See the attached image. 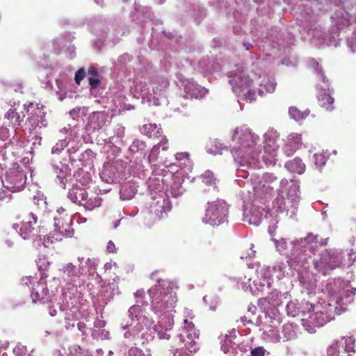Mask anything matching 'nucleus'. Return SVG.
<instances>
[{"label": "nucleus", "mask_w": 356, "mask_h": 356, "mask_svg": "<svg viewBox=\"0 0 356 356\" xmlns=\"http://www.w3.org/2000/svg\"><path fill=\"white\" fill-rule=\"evenodd\" d=\"M280 134L273 130H269L264 134V154L263 159L267 165H274L277 156L280 145L277 141Z\"/></svg>", "instance_id": "nucleus-5"}, {"label": "nucleus", "mask_w": 356, "mask_h": 356, "mask_svg": "<svg viewBox=\"0 0 356 356\" xmlns=\"http://www.w3.org/2000/svg\"><path fill=\"white\" fill-rule=\"evenodd\" d=\"M151 278L153 280H155L158 282L156 284H159V280H163V279H161L160 277H159L158 272H154V273H152Z\"/></svg>", "instance_id": "nucleus-45"}, {"label": "nucleus", "mask_w": 356, "mask_h": 356, "mask_svg": "<svg viewBox=\"0 0 356 356\" xmlns=\"http://www.w3.org/2000/svg\"><path fill=\"white\" fill-rule=\"evenodd\" d=\"M313 161L317 168H321L325 164V157L321 153H315L313 155Z\"/></svg>", "instance_id": "nucleus-28"}, {"label": "nucleus", "mask_w": 356, "mask_h": 356, "mask_svg": "<svg viewBox=\"0 0 356 356\" xmlns=\"http://www.w3.org/2000/svg\"><path fill=\"white\" fill-rule=\"evenodd\" d=\"M228 209L226 203L216 201L209 203L203 221L211 226H218L227 221Z\"/></svg>", "instance_id": "nucleus-4"}, {"label": "nucleus", "mask_w": 356, "mask_h": 356, "mask_svg": "<svg viewBox=\"0 0 356 356\" xmlns=\"http://www.w3.org/2000/svg\"><path fill=\"white\" fill-rule=\"evenodd\" d=\"M57 211H58V216L60 213V215L63 216L66 213H65V210L63 208H62V207L58 209Z\"/></svg>", "instance_id": "nucleus-48"}, {"label": "nucleus", "mask_w": 356, "mask_h": 356, "mask_svg": "<svg viewBox=\"0 0 356 356\" xmlns=\"http://www.w3.org/2000/svg\"><path fill=\"white\" fill-rule=\"evenodd\" d=\"M323 314L312 313L309 316V321L312 323L314 326L321 327L324 325L325 321L323 318H321Z\"/></svg>", "instance_id": "nucleus-25"}, {"label": "nucleus", "mask_w": 356, "mask_h": 356, "mask_svg": "<svg viewBox=\"0 0 356 356\" xmlns=\"http://www.w3.org/2000/svg\"><path fill=\"white\" fill-rule=\"evenodd\" d=\"M230 78L229 83L237 96L242 97L250 102L255 99L256 90L252 87L253 81L249 75L241 72Z\"/></svg>", "instance_id": "nucleus-3"}, {"label": "nucleus", "mask_w": 356, "mask_h": 356, "mask_svg": "<svg viewBox=\"0 0 356 356\" xmlns=\"http://www.w3.org/2000/svg\"><path fill=\"white\" fill-rule=\"evenodd\" d=\"M174 356H190L189 354L183 352L182 350H178V348H175V351L174 353Z\"/></svg>", "instance_id": "nucleus-44"}, {"label": "nucleus", "mask_w": 356, "mask_h": 356, "mask_svg": "<svg viewBox=\"0 0 356 356\" xmlns=\"http://www.w3.org/2000/svg\"><path fill=\"white\" fill-rule=\"evenodd\" d=\"M73 349V356H81L83 354V349L78 345L74 344V346L72 347Z\"/></svg>", "instance_id": "nucleus-38"}, {"label": "nucleus", "mask_w": 356, "mask_h": 356, "mask_svg": "<svg viewBox=\"0 0 356 356\" xmlns=\"http://www.w3.org/2000/svg\"><path fill=\"white\" fill-rule=\"evenodd\" d=\"M259 137L247 128L237 127L234 131L231 145L232 151L235 153H241L244 155L252 156L253 158L258 155L261 151L256 149Z\"/></svg>", "instance_id": "nucleus-1"}, {"label": "nucleus", "mask_w": 356, "mask_h": 356, "mask_svg": "<svg viewBox=\"0 0 356 356\" xmlns=\"http://www.w3.org/2000/svg\"><path fill=\"white\" fill-rule=\"evenodd\" d=\"M107 250L109 252H114L115 250V244L111 241H110L107 245Z\"/></svg>", "instance_id": "nucleus-43"}, {"label": "nucleus", "mask_w": 356, "mask_h": 356, "mask_svg": "<svg viewBox=\"0 0 356 356\" xmlns=\"http://www.w3.org/2000/svg\"><path fill=\"white\" fill-rule=\"evenodd\" d=\"M328 92L321 91L318 95V104L325 108L326 110L332 111L334 109V98L331 96V92L329 88H327Z\"/></svg>", "instance_id": "nucleus-19"}, {"label": "nucleus", "mask_w": 356, "mask_h": 356, "mask_svg": "<svg viewBox=\"0 0 356 356\" xmlns=\"http://www.w3.org/2000/svg\"><path fill=\"white\" fill-rule=\"evenodd\" d=\"M302 145L301 135L291 133L288 135L283 147V151L287 156H292Z\"/></svg>", "instance_id": "nucleus-14"}, {"label": "nucleus", "mask_w": 356, "mask_h": 356, "mask_svg": "<svg viewBox=\"0 0 356 356\" xmlns=\"http://www.w3.org/2000/svg\"><path fill=\"white\" fill-rule=\"evenodd\" d=\"M150 353L147 354L143 353L142 350L137 347H131L128 352L127 356H149Z\"/></svg>", "instance_id": "nucleus-30"}, {"label": "nucleus", "mask_w": 356, "mask_h": 356, "mask_svg": "<svg viewBox=\"0 0 356 356\" xmlns=\"http://www.w3.org/2000/svg\"><path fill=\"white\" fill-rule=\"evenodd\" d=\"M24 114L21 115L12 108H10L4 115V118L10 120L13 127L15 128H18L22 126V122L24 121Z\"/></svg>", "instance_id": "nucleus-20"}, {"label": "nucleus", "mask_w": 356, "mask_h": 356, "mask_svg": "<svg viewBox=\"0 0 356 356\" xmlns=\"http://www.w3.org/2000/svg\"><path fill=\"white\" fill-rule=\"evenodd\" d=\"M314 306L311 305L310 308L309 309V312H311L312 311L314 312Z\"/></svg>", "instance_id": "nucleus-49"}, {"label": "nucleus", "mask_w": 356, "mask_h": 356, "mask_svg": "<svg viewBox=\"0 0 356 356\" xmlns=\"http://www.w3.org/2000/svg\"><path fill=\"white\" fill-rule=\"evenodd\" d=\"M184 330H183V332L188 333L192 332H195L194 330V324L189 321L188 319L184 320Z\"/></svg>", "instance_id": "nucleus-32"}, {"label": "nucleus", "mask_w": 356, "mask_h": 356, "mask_svg": "<svg viewBox=\"0 0 356 356\" xmlns=\"http://www.w3.org/2000/svg\"><path fill=\"white\" fill-rule=\"evenodd\" d=\"M95 1L97 2V4L102 3V0H95Z\"/></svg>", "instance_id": "nucleus-50"}, {"label": "nucleus", "mask_w": 356, "mask_h": 356, "mask_svg": "<svg viewBox=\"0 0 356 356\" xmlns=\"http://www.w3.org/2000/svg\"><path fill=\"white\" fill-rule=\"evenodd\" d=\"M243 46L245 47L246 50H250L252 48V44L250 42H244Z\"/></svg>", "instance_id": "nucleus-47"}, {"label": "nucleus", "mask_w": 356, "mask_h": 356, "mask_svg": "<svg viewBox=\"0 0 356 356\" xmlns=\"http://www.w3.org/2000/svg\"><path fill=\"white\" fill-rule=\"evenodd\" d=\"M88 196L87 191L84 188L79 187H73L70 190L68 194V197L73 202L81 205L84 203L85 200H87Z\"/></svg>", "instance_id": "nucleus-18"}, {"label": "nucleus", "mask_w": 356, "mask_h": 356, "mask_svg": "<svg viewBox=\"0 0 356 356\" xmlns=\"http://www.w3.org/2000/svg\"><path fill=\"white\" fill-rule=\"evenodd\" d=\"M160 209H157L155 211V213L158 216V218L161 219L167 216V213L164 209L163 205L159 207Z\"/></svg>", "instance_id": "nucleus-36"}, {"label": "nucleus", "mask_w": 356, "mask_h": 356, "mask_svg": "<svg viewBox=\"0 0 356 356\" xmlns=\"http://www.w3.org/2000/svg\"><path fill=\"white\" fill-rule=\"evenodd\" d=\"M285 167L292 172L298 174H302L305 171L306 166L302 160L296 157L293 160L289 161L286 163Z\"/></svg>", "instance_id": "nucleus-21"}, {"label": "nucleus", "mask_w": 356, "mask_h": 356, "mask_svg": "<svg viewBox=\"0 0 356 356\" xmlns=\"http://www.w3.org/2000/svg\"><path fill=\"white\" fill-rule=\"evenodd\" d=\"M289 114L291 118L298 121L303 118V113L296 107H290Z\"/></svg>", "instance_id": "nucleus-29"}, {"label": "nucleus", "mask_w": 356, "mask_h": 356, "mask_svg": "<svg viewBox=\"0 0 356 356\" xmlns=\"http://www.w3.org/2000/svg\"><path fill=\"white\" fill-rule=\"evenodd\" d=\"M355 291H356L355 289H353L350 291H346L347 295H346V297L345 298L344 303H347V302H348L352 300L351 296L355 294Z\"/></svg>", "instance_id": "nucleus-40"}, {"label": "nucleus", "mask_w": 356, "mask_h": 356, "mask_svg": "<svg viewBox=\"0 0 356 356\" xmlns=\"http://www.w3.org/2000/svg\"><path fill=\"white\" fill-rule=\"evenodd\" d=\"M187 90L191 91L190 93L191 96L196 99L202 97L206 93V90L204 88L194 83L188 85Z\"/></svg>", "instance_id": "nucleus-22"}, {"label": "nucleus", "mask_w": 356, "mask_h": 356, "mask_svg": "<svg viewBox=\"0 0 356 356\" xmlns=\"http://www.w3.org/2000/svg\"><path fill=\"white\" fill-rule=\"evenodd\" d=\"M355 340L351 337H343L333 342L327 348V356H349L354 353Z\"/></svg>", "instance_id": "nucleus-9"}, {"label": "nucleus", "mask_w": 356, "mask_h": 356, "mask_svg": "<svg viewBox=\"0 0 356 356\" xmlns=\"http://www.w3.org/2000/svg\"><path fill=\"white\" fill-rule=\"evenodd\" d=\"M266 350L262 346L254 348L251 350L252 356H264L265 355Z\"/></svg>", "instance_id": "nucleus-34"}, {"label": "nucleus", "mask_w": 356, "mask_h": 356, "mask_svg": "<svg viewBox=\"0 0 356 356\" xmlns=\"http://www.w3.org/2000/svg\"><path fill=\"white\" fill-rule=\"evenodd\" d=\"M200 187L203 193L214 191L217 188L216 179L211 171H206L200 177Z\"/></svg>", "instance_id": "nucleus-15"}, {"label": "nucleus", "mask_w": 356, "mask_h": 356, "mask_svg": "<svg viewBox=\"0 0 356 356\" xmlns=\"http://www.w3.org/2000/svg\"><path fill=\"white\" fill-rule=\"evenodd\" d=\"M38 221L37 216L30 213L25 220L20 224H14L13 228L24 239H28L35 235V227Z\"/></svg>", "instance_id": "nucleus-11"}, {"label": "nucleus", "mask_w": 356, "mask_h": 356, "mask_svg": "<svg viewBox=\"0 0 356 356\" xmlns=\"http://www.w3.org/2000/svg\"><path fill=\"white\" fill-rule=\"evenodd\" d=\"M63 273L70 278L78 276L77 269L72 264H67L63 268Z\"/></svg>", "instance_id": "nucleus-27"}, {"label": "nucleus", "mask_w": 356, "mask_h": 356, "mask_svg": "<svg viewBox=\"0 0 356 356\" xmlns=\"http://www.w3.org/2000/svg\"><path fill=\"white\" fill-rule=\"evenodd\" d=\"M348 10L341 9L337 11L333 17L335 26L339 31L347 29L353 21L356 23V8H348Z\"/></svg>", "instance_id": "nucleus-10"}, {"label": "nucleus", "mask_w": 356, "mask_h": 356, "mask_svg": "<svg viewBox=\"0 0 356 356\" xmlns=\"http://www.w3.org/2000/svg\"><path fill=\"white\" fill-rule=\"evenodd\" d=\"M168 140L163 138L161 141L153 146L149 154V161L154 165H163L168 167L170 165L168 159L170 156L168 152Z\"/></svg>", "instance_id": "nucleus-7"}, {"label": "nucleus", "mask_w": 356, "mask_h": 356, "mask_svg": "<svg viewBox=\"0 0 356 356\" xmlns=\"http://www.w3.org/2000/svg\"><path fill=\"white\" fill-rule=\"evenodd\" d=\"M31 298L34 302H38L44 303L48 301L49 290L47 287V284L45 283L40 282L34 287L31 292Z\"/></svg>", "instance_id": "nucleus-16"}, {"label": "nucleus", "mask_w": 356, "mask_h": 356, "mask_svg": "<svg viewBox=\"0 0 356 356\" xmlns=\"http://www.w3.org/2000/svg\"><path fill=\"white\" fill-rule=\"evenodd\" d=\"M318 75L321 79L323 82L328 85L329 80L326 78L324 72L321 69L318 70Z\"/></svg>", "instance_id": "nucleus-39"}, {"label": "nucleus", "mask_w": 356, "mask_h": 356, "mask_svg": "<svg viewBox=\"0 0 356 356\" xmlns=\"http://www.w3.org/2000/svg\"><path fill=\"white\" fill-rule=\"evenodd\" d=\"M74 346V344L70 342L63 343L58 349L60 356H73L72 347Z\"/></svg>", "instance_id": "nucleus-24"}, {"label": "nucleus", "mask_w": 356, "mask_h": 356, "mask_svg": "<svg viewBox=\"0 0 356 356\" xmlns=\"http://www.w3.org/2000/svg\"><path fill=\"white\" fill-rule=\"evenodd\" d=\"M172 289L169 287L167 280H159V284H156L149 290L152 306L161 310L165 307V303H170V307L176 302V297L172 294Z\"/></svg>", "instance_id": "nucleus-2"}, {"label": "nucleus", "mask_w": 356, "mask_h": 356, "mask_svg": "<svg viewBox=\"0 0 356 356\" xmlns=\"http://www.w3.org/2000/svg\"><path fill=\"white\" fill-rule=\"evenodd\" d=\"M197 338L195 332L180 333L175 339V344H177L175 348L179 350L186 348L191 353L196 352L197 347L195 339Z\"/></svg>", "instance_id": "nucleus-12"}, {"label": "nucleus", "mask_w": 356, "mask_h": 356, "mask_svg": "<svg viewBox=\"0 0 356 356\" xmlns=\"http://www.w3.org/2000/svg\"><path fill=\"white\" fill-rule=\"evenodd\" d=\"M12 199V195L3 189L0 190V201L9 202Z\"/></svg>", "instance_id": "nucleus-33"}, {"label": "nucleus", "mask_w": 356, "mask_h": 356, "mask_svg": "<svg viewBox=\"0 0 356 356\" xmlns=\"http://www.w3.org/2000/svg\"><path fill=\"white\" fill-rule=\"evenodd\" d=\"M85 76H86L85 70L83 69L79 70L75 73L74 81H75L76 83L79 85L81 81L84 79Z\"/></svg>", "instance_id": "nucleus-31"}, {"label": "nucleus", "mask_w": 356, "mask_h": 356, "mask_svg": "<svg viewBox=\"0 0 356 356\" xmlns=\"http://www.w3.org/2000/svg\"><path fill=\"white\" fill-rule=\"evenodd\" d=\"M14 352L17 354L18 356H24L25 352L24 348H20L19 346H17L14 348Z\"/></svg>", "instance_id": "nucleus-41"}, {"label": "nucleus", "mask_w": 356, "mask_h": 356, "mask_svg": "<svg viewBox=\"0 0 356 356\" xmlns=\"http://www.w3.org/2000/svg\"><path fill=\"white\" fill-rule=\"evenodd\" d=\"M72 219L70 216L65 213V216H58L54 217V227L65 236V238H70L74 234V229L71 227Z\"/></svg>", "instance_id": "nucleus-13"}, {"label": "nucleus", "mask_w": 356, "mask_h": 356, "mask_svg": "<svg viewBox=\"0 0 356 356\" xmlns=\"http://www.w3.org/2000/svg\"><path fill=\"white\" fill-rule=\"evenodd\" d=\"M189 154L187 152H179L175 154V158L177 161L188 160Z\"/></svg>", "instance_id": "nucleus-37"}, {"label": "nucleus", "mask_w": 356, "mask_h": 356, "mask_svg": "<svg viewBox=\"0 0 356 356\" xmlns=\"http://www.w3.org/2000/svg\"><path fill=\"white\" fill-rule=\"evenodd\" d=\"M102 198L96 196L95 197H87V200H85L84 203H83V206L88 210H92L96 207H98L101 205Z\"/></svg>", "instance_id": "nucleus-23"}, {"label": "nucleus", "mask_w": 356, "mask_h": 356, "mask_svg": "<svg viewBox=\"0 0 356 356\" xmlns=\"http://www.w3.org/2000/svg\"><path fill=\"white\" fill-rule=\"evenodd\" d=\"M342 262L341 254L334 250H325L318 261L316 263V268L324 275L329 274L334 269L339 268Z\"/></svg>", "instance_id": "nucleus-6"}, {"label": "nucleus", "mask_w": 356, "mask_h": 356, "mask_svg": "<svg viewBox=\"0 0 356 356\" xmlns=\"http://www.w3.org/2000/svg\"><path fill=\"white\" fill-rule=\"evenodd\" d=\"M88 73L95 76H99L97 70L94 67H90L88 70Z\"/></svg>", "instance_id": "nucleus-42"}, {"label": "nucleus", "mask_w": 356, "mask_h": 356, "mask_svg": "<svg viewBox=\"0 0 356 356\" xmlns=\"http://www.w3.org/2000/svg\"><path fill=\"white\" fill-rule=\"evenodd\" d=\"M276 85L277 83L274 78L264 76L258 83L259 87L255 90L259 95H264L266 93L273 92L275 90Z\"/></svg>", "instance_id": "nucleus-17"}, {"label": "nucleus", "mask_w": 356, "mask_h": 356, "mask_svg": "<svg viewBox=\"0 0 356 356\" xmlns=\"http://www.w3.org/2000/svg\"><path fill=\"white\" fill-rule=\"evenodd\" d=\"M26 180V174L19 165L13 166L6 175V188L11 192H18L24 189Z\"/></svg>", "instance_id": "nucleus-8"}, {"label": "nucleus", "mask_w": 356, "mask_h": 356, "mask_svg": "<svg viewBox=\"0 0 356 356\" xmlns=\"http://www.w3.org/2000/svg\"><path fill=\"white\" fill-rule=\"evenodd\" d=\"M64 238H65V236L60 232H58L55 227L48 235V239L50 240L51 243L61 241Z\"/></svg>", "instance_id": "nucleus-26"}, {"label": "nucleus", "mask_w": 356, "mask_h": 356, "mask_svg": "<svg viewBox=\"0 0 356 356\" xmlns=\"http://www.w3.org/2000/svg\"><path fill=\"white\" fill-rule=\"evenodd\" d=\"M5 243L7 245L8 247L11 248L14 245V242L10 239H6L5 241Z\"/></svg>", "instance_id": "nucleus-46"}, {"label": "nucleus", "mask_w": 356, "mask_h": 356, "mask_svg": "<svg viewBox=\"0 0 356 356\" xmlns=\"http://www.w3.org/2000/svg\"><path fill=\"white\" fill-rule=\"evenodd\" d=\"M88 83L92 89H96L99 86L101 81L98 78L89 77Z\"/></svg>", "instance_id": "nucleus-35"}]
</instances>
